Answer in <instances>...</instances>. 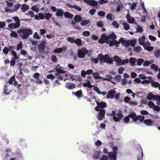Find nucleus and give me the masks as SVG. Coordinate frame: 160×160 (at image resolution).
Instances as JSON below:
<instances>
[{
    "label": "nucleus",
    "instance_id": "1",
    "mask_svg": "<svg viewBox=\"0 0 160 160\" xmlns=\"http://www.w3.org/2000/svg\"><path fill=\"white\" fill-rule=\"evenodd\" d=\"M116 38V36L114 33L109 34L108 36L105 34H103L102 35L101 38L99 40V42L100 43H103L106 42L107 44H109V45L110 46L114 45L116 47H118L119 44L120 43L126 47H128L129 45V41L125 40L123 38H121L118 42L115 40Z\"/></svg>",
    "mask_w": 160,
    "mask_h": 160
},
{
    "label": "nucleus",
    "instance_id": "2",
    "mask_svg": "<svg viewBox=\"0 0 160 160\" xmlns=\"http://www.w3.org/2000/svg\"><path fill=\"white\" fill-rule=\"evenodd\" d=\"M96 103L98 106L95 108V109L97 111H99L97 115V117L98 120L102 121L105 118V112L104 108L106 107V103L103 101L100 102L97 101Z\"/></svg>",
    "mask_w": 160,
    "mask_h": 160
},
{
    "label": "nucleus",
    "instance_id": "3",
    "mask_svg": "<svg viewBox=\"0 0 160 160\" xmlns=\"http://www.w3.org/2000/svg\"><path fill=\"white\" fill-rule=\"evenodd\" d=\"M22 38L24 39L28 38L29 36L32 34V32L31 29H21L18 31Z\"/></svg>",
    "mask_w": 160,
    "mask_h": 160
},
{
    "label": "nucleus",
    "instance_id": "4",
    "mask_svg": "<svg viewBox=\"0 0 160 160\" xmlns=\"http://www.w3.org/2000/svg\"><path fill=\"white\" fill-rule=\"evenodd\" d=\"M98 58L101 63L106 62L107 63L111 64L112 62V59L110 58L107 54L104 56L102 54H100L98 55Z\"/></svg>",
    "mask_w": 160,
    "mask_h": 160
},
{
    "label": "nucleus",
    "instance_id": "5",
    "mask_svg": "<svg viewBox=\"0 0 160 160\" xmlns=\"http://www.w3.org/2000/svg\"><path fill=\"white\" fill-rule=\"evenodd\" d=\"M12 18L16 22L14 23L9 24L8 25V27L11 29L18 28L20 25L19 18L18 17L16 16L13 17Z\"/></svg>",
    "mask_w": 160,
    "mask_h": 160
},
{
    "label": "nucleus",
    "instance_id": "6",
    "mask_svg": "<svg viewBox=\"0 0 160 160\" xmlns=\"http://www.w3.org/2000/svg\"><path fill=\"white\" fill-rule=\"evenodd\" d=\"M113 152H110L108 153V156L110 160H116L118 148L114 147L112 148Z\"/></svg>",
    "mask_w": 160,
    "mask_h": 160
},
{
    "label": "nucleus",
    "instance_id": "7",
    "mask_svg": "<svg viewBox=\"0 0 160 160\" xmlns=\"http://www.w3.org/2000/svg\"><path fill=\"white\" fill-rule=\"evenodd\" d=\"M7 6L5 8L6 11L8 12H11L16 10V7L13 6L12 3H9L8 1H6Z\"/></svg>",
    "mask_w": 160,
    "mask_h": 160
},
{
    "label": "nucleus",
    "instance_id": "8",
    "mask_svg": "<svg viewBox=\"0 0 160 160\" xmlns=\"http://www.w3.org/2000/svg\"><path fill=\"white\" fill-rule=\"evenodd\" d=\"M113 115V119L116 122H118L122 118L123 115L120 112H118L116 114H114V112H112Z\"/></svg>",
    "mask_w": 160,
    "mask_h": 160
},
{
    "label": "nucleus",
    "instance_id": "9",
    "mask_svg": "<svg viewBox=\"0 0 160 160\" xmlns=\"http://www.w3.org/2000/svg\"><path fill=\"white\" fill-rule=\"evenodd\" d=\"M87 52V50L85 48H82L78 50V57L81 58H84Z\"/></svg>",
    "mask_w": 160,
    "mask_h": 160
},
{
    "label": "nucleus",
    "instance_id": "10",
    "mask_svg": "<svg viewBox=\"0 0 160 160\" xmlns=\"http://www.w3.org/2000/svg\"><path fill=\"white\" fill-rule=\"evenodd\" d=\"M128 13L126 16V19L127 20V21L128 22L130 23L136 24V22H134L135 20L134 18L132 17L131 15H130L129 13L128 10Z\"/></svg>",
    "mask_w": 160,
    "mask_h": 160
},
{
    "label": "nucleus",
    "instance_id": "11",
    "mask_svg": "<svg viewBox=\"0 0 160 160\" xmlns=\"http://www.w3.org/2000/svg\"><path fill=\"white\" fill-rule=\"evenodd\" d=\"M116 91L114 90H111L108 92L107 95V98L108 99L112 98L114 97V95Z\"/></svg>",
    "mask_w": 160,
    "mask_h": 160
},
{
    "label": "nucleus",
    "instance_id": "12",
    "mask_svg": "<svg viewBox=\"0 0 160 160\" xmlns=\"http://www.w3.org/2000/svg\"><path fill=\"white\" fill-rule=\"evenodd\" d=\"M101 152L99 151H95L92 155V158L95 159H97L99 158L101 155Z\"/></svg>",
    "mask_w": 160,
    "mask_h": 160
},
{
    "label": "nucleus",
    "instance_id": "13",
    "mask_svg": "<svg viewBox=\"0 0 160 160\" xmlns=\"http://www.w3.org/2000/svg\"><path fill=\"white\" fill-rule=\"evenodd\" d=\"M46 43V41H43L42 42V43L40 44L38 46V49L39 51L41 52H42L44 51L45 48V45Z\"/></svg>",
    "mask_w": 160,
    "mask_h": 160
},
{
    "label": "nucleus",
    "instance_id": "14",
    "mask_svg": "<svg viewBox=\"0 0 160 160\" xmlns=\"http://www.w3.org/2000/svg\"><path fill=\"white\" fill-rule=\"evenodd\" d=\"M83 1L85 2L90 5L95 6L97 4V2L93 0H83Z\"/></svg>",
    "mask_w": 160,
    "mask_h": 160
},
{
    "label": "nucleus",
    "instance_id": "15",
    "mask_svg": "<svg viewBox=\"0 0 160 160\" xmlns=\"http://www.w3.org/2000/svg\"><path fill=\"white\" fill-rule=\"evenodd\" d=\"M39 74L38 72H36L34 73V75L33 76V78H34L35 80H36V82L39 83L41 84L42 83V82L41 81H39Z\"/></svg>",
    "mask_w": 160,
    "mask_h": 160
},
{
    "label": "nucleus",
    "instance_id": "16",
    "mask_svg": "<svg viewBox=\"0 0 160 160\" xmlns=\"http://www.w3.org/2000/svg\"><path fill=\"white\" fill-rule=\"evenodd\" d=\"M35 18L37 20H42L44 18V15L43 14L40 12L35 16Z\"/></svg>",
    "mask_w": 160,
    "mask_h": 160
},
{
    "label": "nucleus",
    "instance_id": "17",
    "mask_svg": "<svg viewBox=\"0 0 160 160\" xmlns=\"http://www.w3.org/2000/svg\"><path fill=\"white\" fill-rule=\"evenodd\" d=\"M66 87L69 89H72L76 88V85L73 83H67L66 84Z\"/></svg>",
    "mask_w": 160,
    "mask_h": 160
},
{
    "label": "nucleus",
    "instance_id": "18",
    "mask_svg": "<svg viewBox=\"0 0 160 160\" xmlns=\"http://www.w3.org/2000/svg\"><path fill=\"white\" fill-rule=\"evenodd\" d=\"M129 118H131L133 120V121L135 122H137V117L136 114L134 112H131L129 115Z\"/></svg>",
    "mask_w": 160,
    "mask_h": 160
},
{
    "label": "nucleus",
    "instance_id": "19",
    "mask_svg": "<svg viewBox=\"0 0 160 160\" xmlns=\"http://www.w3.org/2000/svg\"><path fill=\"white\" fill-rule=\"evenodd\" d=\"M66 49V46H63L62 48H60L55 49L53 52L56 53H59L62 52L63 50H65Z\"/></svg>",
    "mask_w": 160,
    "mask_h": 160
},
{
    "label": "nucleus",
    "instance_id": "20",
    "mask_svg": "<svg viewBox=\"0 0 160 160\" xmlns=\"http://www.w3.org/2000/svg\"><path fill=\"white\" fill-rule=\"evenodd\" d=\"M55 68L57 72L59 73H66V71L62 69V67L59 65H58Z\"/></svg>",
    "mask_w": 160,
    "mask_h": 160
},
{
    "label": "nucleus",
    "instance_id": "21",
    "mask_svg": "<svg viewBox=\"0 0 160 160\" xmlns=\"http://www.w3.org/2000/svg\"><path fill=\"white\" fill-rule=\"evenodd\" d=\"M145 37L144 36L140 37L138 38L139 44L142 45H144L145 43Z\"/></svg>",
    "mask_w": 160,
    "mask_h": 160
},
{
    "label": "nucleus",
    "instance_id": "22",
    "mask_svg": "<svg viewBox=\"0 0 160 160\" xmlns=\"http://www.w3.org/2000/svg\"><path fill=\"white\" fill-rule=\"evenodd\" d=\"M144 123L148 126H151L153 124V122L150 119H147L143 121Z\"/></svg>",
    "mask_w": 160,
    "mask_h": 160
},
{
    "label": "nucleus",
    "instance_id": "23",
    "mask_svg": "<svg viewBox=\"0 0 160 160\" xmlns=\"http://www.w3.org/2000/svg\"><path fill=\"white\" fill-rule=\"evenodd\" d=\"M137 122H135L136 123H139V121L142 122L144 121L145 117L144 116H141V115L137 116Z\"/></svg>",
    "mask_w": 160,
    "mask_h": 160
},
{
    "label": "nucleus",
    "instance_id": "24",
    "mask_svg": "<svg viewBox=\"0 0 160 160\" xmlns=\"http://www.w3.org/2000/svg\"><path fill=\"white\" fill-rule=\"evenodd\" d=\"M63 11L61 9H58L57 10L56 15L58 16L61 17L63 16Z\"/></svg>",
    "mask_w": 160,
    "mask_h": 160
},
{
    "label": "nucleus",
    "instance_id": "25",
    "mask_svg": "<svg viewBox=\"0 0 160 160\" xmlns=\"http://www.w3.org/2000/svg\"><path fill=\"white\" fill-rule=\"evenodd\" d=\"M83 85L85 87H88L89 88H92L93 87V86H92L90 83V82L89 80H87L86 82L84 83Z\"/></svg>",
    "mask_w": 160,
    "mask_h": 160
},
{
    "label": "nucleus",
    "instance_id": "26",
    "mask_svg": "<svg viewBox=\"0 0 160 160\" xmlns=\"http://www.w3.org/2000/svg\"><path fill=\"white\" fill-rule=\"evenodd\" d=\"M156 96V95H153L152 93H150L148 94L147 97V98L149 100H155V99Z\"/></svg>",
    "mask_w": 160,
    "mask_h": 160
},
{
    "label": "nucleus",
    "instance_id": "27",
    "mask_svg": "<svg viewBox=\"0 0 160 160\" xmlns=\"http://www.w3.org/2000/svg\"><path fill=\"white\" fill-rule=\"evenodd\" d=\"M154 62L153 60H151L149 61H146L145 62H144L143 63V65L144 66H148L150 64Z\"/></svg>",
    "mask_w": 160,
    "mask_h": 160
},
{
    "label": "nucleus",
    "instance_id": "28",
    "mask_svg": "<svg viewBox=\"0 0 160 160\" xmlns=\"http://www.w3.org/2000/svg\"><path fill=\"white\" fill-rule=\"evenodd\" d=\"M121 78L122 77L120 75L117 74L114 77V80H116L117 82H120L121 81Z\"/></svg>",
    "mask_w": 160,
    "mask_h": 160
},
{
    "label": "nucleus",
    "instance_id": "29",
    "mask_svg": "<svg viewBox=\"0 0 160 160\" xmlns=\"http://www.w3.org/2000/svg\"><path fill=\"white\" fill-rule=\"evenodd\" d=\"M8 85V83H7L4 86V92H3L4 93L7 94H8L10 92V90L9 89H7Z\"/></svg>",
    "mask_w": 160,
    "mask_h": 160
},
{
    "label": "nucleus",
    "instance_id": "30",
    "mask_svg": "<svg viewBox=\"0 0 160 160\" xmlns=\"http://www.w3.org/2000/svg\"><path fill=\"white\" fill-rule=\"evenodd\" d=\"M113 59L114 61L115 62H117L120 65L122 60V59L121 58H119L117 56H115L114 57Z\"/></svg>",
    "mask_w": 160,
    "mask_h": 160
},
{
    "label": "nucleus",
    "instance_id": "31",
    "mask_svg": "<svg viewBox=\"0 0 160 160\" xmlns=\"http://www.w3.org/2000/svg\"><path fill=\"white\" fill-rule=\"evenodd\" d=\"M136 61V59L135 58H131L129 59V62L131 64V66H133L134 65Z\"/></svg>",
    "mask_w": 160,
    "mask_h": 160
},
{
    "label": "nucleus",
    "instance_id": "32",
    "mask_svg": "<svg viewBox=\"0 0 160 160\" xmlns=\"http://www.w3.org/2000/svg\"><path fill=\"white\" fill-rule=\"evenodd\" d=\"M73 94L75 93V95L78 98H79L82 97V92L81 91H78L75 93L73 92Z\"/></svg>",
    "mask_w": 160,
    "mask_h": 160
},
{
    "label": "nucleus",
    "instance_id": "33",
    "mask_svg": "<svg viewBox=\"0 0 160 160\" xmlns=\"http://www.w3.org/2000/svg\"><path fill=\"white\" fill-rule=\"evenodd\" d=\"M82 40L80 38H78L75 39L74 43L78 46H81L82 45Z\"/></svg>",
    "mask_w": 160,
    "mask_h": 160
},
{
    "label": "nucleus",
    "instance_id": "34",
    "mask_svg": "<svg viewBox=\"0 0 160 160\" xmlns=\"http://www.w3.org/2000/svg\"><path fill=\"white\" fill-rule=\"evenodd\" d=\"M29 6L25 4H23L22 5V10L23 11H25L26 10L28 9L29 8Z\"/></svg>",
    "mask_w": 160,
    "mask_h": 160
},
{
    "label": "nucleus",
    "instance_id": "35",
    "mask_svg": "<svg viewBox=\"0 0 160 160\" xmlns=\"http://www.w3.org/2000/svg\"><path fill=\"white\" fill-rule=\"evenodd\" d=\"M44 14V18L48 20H49L52 16V15L50 13H45Z\"/></svg>",
    "mask_w": 160,
    "mask_h": 160
},
{
    "label": "nucleus",
    "instance_id": "36",
    "mask_svg": "<svg viewBox=\"0 0 160 160\" xmlns=\"http://www.w3.org/2000/svg\"><path fill=\"white\" fill-rule=\"evenodd\" d=\"M122 25H123L124 29L125 30H127L129 28V25L126 22H123L122 23Z\"/></svg>",
    "mask_w": 160,
    "mask_h": 160
},
{
    "label": "nucleus",
    "instance_id": "37",
    "mask_svg": "<svg viewBox=\"0 0 160 160\" xmlns=\"http://www.w3.org/2000/svg\"><path fill=\"white\" fill-rule=\"evenodd\" d=\"M123 7V5L122 3H120L118 4L116 8V11L117 12H119L121 11V8Z\"/></svg>",
    "mask_w": 160,
    "mask_h": 160
},
{
    "label": "nucleus",
    "instance_id": "38",
    "mask_svg": "<svg viewBox=\"0 0 160 160\" xmlns=\"http://www.w3.org/2000/svg\"><path fill=\"white\" fill-rule=\"evenodd\" d=\"M75 20L77 22H80L82 20V17L79 15H76L74 18Z\"/></svg>",
    "mask_w": 160,
    "mask_h": 160
},
{
    "label": "nucleus",
    "instance_id": "39",
    "mask_svg": "<svg viewBox=\"0 0 160 160\" xmlns=\"http://www.w3.org/2000/svg\"><path fill=\"white\" fill-rule=\"evenodd\" d=\"M129 45H130L134 47L135 46V44L136 42V40H132L131 41H129Z\"/></svg>",
    "mask_w": 160,
    "mask_h": 160
},
{
    "label": "nucleus",
    "instance_id": "40",
    "mask_svg": "<svg viewBox=\"0 0 160 160\" xmlns=\"http://www.w3.org/2000/svg\"><path fill=\"white\" fill-rule=\"evenodd\" d=\"M143 152L142 151L138 155V160H142L143 159Z\"/></svg>",
    "mask_w": 160,
    "mask_h": 160
},
{
    "label": "nucleus",
    "instance_id": "41",
    "mask_svg": "<svg viewBox=\"0 0 160 160\" xmlns=\"http://www.w3.org/2000/svg\"><path fill=\"white\" fill-rule=\"evenodd\" d=\"M64 15L66 18H72L73 17V16L70 13L66 12L65 13Z\"/></svg>",
    "mask_w": 160,
    "mask_h": 160
},
{
    "label": "nucleus",
    "instance_id": "42",
    "mask_svg": "<svg viewBox=\"0 0 160 160\" xmlns=\"http://www.w3.org/2000/svg\"><path fill=\"white\" fill-rule=\"evenodd\" d=\"M144 60L142 58L138 59L137 60V63L138 65H141L143 62Z\"/></svg>",
    "mask_w": 160,
    "mask_h": 160
},
{
    "label": "nucleus",
    "instance_id": "43",
    "mask_svg": "<svg viewBox=\"0 0 160 160\" xmlns=\"http://www.w3.org/2000/svg\"><path fill=\"white\" fill-rule=\"evenodd\" d=\"M151 68L156 71H157L158 69V67L154 64H152L151 66Z\"/></svg>",
    "mask_w": 160,
    "mask_h": 160
},
{
    "label": "nucleus",
    "instance_id": "44",
    "mask_svg": "<svg viewBox=\"0 0 160 160\" xmlns=\"http://www.w3.org/2000/svg\"><path fill=\"white\" fill-rule=\"evenodd\" d=\"M137 2H133L131 5L130 9L132 10L135 9V8L137 6Z\"/></svg>",
    "mask_w": 160,
    "mask_h": 160
},
{
    "label": "nucleus",
    "instance_id": "45",
    "mask_svg": "<svg viewBox=\"0 0 160 160\" xmlns=\"http://www.w3.org/2000/svg\"><path fill=\"white\" fill-rule=\"evenodd\" d=\"M89 22V21L88 20L82 21L81 22V24L82 26H84L88 24Z\"/></svg>",
    "mask_w": 160,
    "mask_h": 160
},
{
    "label": "nucleus",
    "instance_id": "46",
    "mask_svg": "<svg viewBox=\"0 0 160 160\" xmlns=\"http://www.w3.org/2000/svg\"><path fill=\"white\" fill-rule=\"evenodd\" d=\"M155 100L157 101V103L158 104L160 105V96L156 95Z\"/></svg>",
    "mask_w": 160,
    "mask_h": 160
},
{
    "label": "nucleus",
    "instance_id": "47",
    "mask_svg": "<svg viewBox=\"0 0 160 160\" xmlns=\"http://www.w3.org/2000/svg\"><path fill=\"white\" fill-rule=\"evenodd\" d=\"M38 6L37 5L33 6L32 7L31 9L33 11L36 12H38L39 11L38 8Z\"/></svg>",
    "mask_w": 160,
    "mask_h": 160
},
{
    "label": "nucleus",
    "instance_id": "48",
    "mask_svg": "<svg viewBox=\"0 0 160 160\" xmlns=\"http://www.w3.org/2000/svg\"><path fill=\"white\" fill-rule=\"evenodd\" d=\"M106 80H108L109 81H111V80L112 79V77L110 75H108L106 76Z\"/></svg>",
    "mask_w": 160,
    "mask_h": 160
},
{
    "label": "nucleus",
    "instance_id": "49",
    "mask_svg": "<svg viewBox=\"0 0 160 160\" xmlns=\"http://www.w3.org/2000/svg\"><path fill=\"white\" fill-rule=\"evenodd\" d=\"M137 31L138 32H141L143 31V29L142 27L140 26H138L136 28Z\"/></svg>",
    "mask_w": 160,
    "mask_h": 160
},
{
    "label": "nucleus",
    "instance_id": "50",
    "mask_svg": "<svg viewBox=\"0 0 160 160\" xmlns=\"http://www.w3.org/2000/svg\"><path fill=\"white\" fill-rule=\"evenodd\" d=\"M90 34V32L88 31H84L83 33V36L86 37L89 36Z\"/></svg>",
    "mask_w": 160,
    "mask_h": 160
},
{
    "label": "nucleus",
    "instance_id": "51",
    "mask_svg": "<svg viewBox=\"0 0 160 160\" xmlns=\"http://www.w3.org/2000/svg\"><path fill=\"white\" fill-rule=\"evenodd\" d=\"M113 16L111 14H108L106 18L107 19L110 20H112L113 19Z\"/></svg>",
    "mask_w": 160,
    "mask_h": 160
},
{
    "label": "nucleus",
    "instance_id": "52",
    "mask_svg": "<svg viewBox=\"0 0 160 160\" xmlns=\"http://www.w3.org/2000/svg\"><path fill=\"white\" fill-rule=\"evenodd\" d=\"M93 89L98 94H101V92L100 91L99 89L97 87L94 86V87Z\"/></svg>",
    "mask_w": 160,
    "mask_h": 160
},
{
    "label": "nucleus",
    "instance_id": "53",
    "mask_svg": "<svg viewBox=\"0 0 160 160\" xmlns=\"http://www.w3.org/2000/svg\"><path fill=\"white\" fill-rule=\"evenodd\" d=\"M100 160H108V157L106 155H103L100 158Z\"/></svg>",
    "mask_w": 160,
    "mask_h": 160
},
{
    "label": "nucleus",
    "instance_id": "54",
    "mask_svg": "<svg viewBox=\"0 0 160 160\" xmlns=\"http://www.w3.org/2000/svg\"><path fill=\"white\" fill-rule=\"evenodd\" d=\"M14 78V77H12L9 80L8 83L10 84H12L13 82H15Z\"/></svg>",
    "mask_w": 160,
    "mask_h": 160
},
{
    "label": "nucleus",
    "instance_id": "55",
    "mask_svg": "<svg viewBox=\"0 0 160 160\" xmlns=\"http://www.w3.org/2000/svg\"><path fill=\"white\" fill-rule=\"evenodd\" d=\"M148 105L150 108H154V107L155 106L154 103L152 102H148Z\"/></svg>",
    "mask_w": 160,
    "mask_h": 160
},
{
    "label": "nucleus",
    "instance_id": "56",
    "mask_svg": "<svg viewBox=\"0 0 160 160\" xmlns=\"http://www.w3.org/2000/svg\"><path fill=\"white\" fill-rule=\"evenodd\" d=\"M95 144L96 146H99L102 144V142L98 140L95 142Z\"/></svg>",
    "mask_w": 160,
    "mask_h": 160
},
{
    "label": "nucleus",
    "instance_id": "57",
    "mask_svg": "<svg viewBox=\"0 0 160 160\" xmlns=\"http://www.w3.org/2000/svg\"><path fill=\"white\" fill-rule=\"evenodd\" d=\"M148 38L150 40L153 41H154L156 40L155 37L151 35H149Z\"/></svg>",
    "mask_w": 160,
    "mask_h": 160
},
{
    "label": "nucleus",
    "instance_id": "58",
    "mask_svg": "<svg viewBox=\"0 0 160 160\" xmlns=\"http://www.w3.org/2000/svg\"><path fill=\"white\" fill-rule=\"evenodd\" d=\"M159 84L157 82H153L152 83V85L155 87H158Z\"/></svg>",
    "mask_w": 160,
    "mask_h": 160
},
{
    "label": "nucleus",
    "instance_id": "59",
    "mask_svg": "<svg viewBox=\"0 0 160 160\" xmlns=\"http://www.w3.org/2000/svg\"><path fill=\"white\" fill-rule=\"evenodd\" d=\"M10 36L12 37L16 38L17 37V34L15 32L12 31L10 33Z\"/></svg>",
    "mask_w": 160,
    "mask_h": 160
},
{
    "label": "nucleus",
    "instance_id": "60",
    "mask_svg": "<svg viewBox=\"0 0 160 160\" xmlns=\"http://www.w3.org/2000/svg\"><path fill=\"white\" fill-rule=\"evenodd\" d=\"M124 101L125 102L129 104L130 101V98L128 97H125L124 99Z\"/></svg>",
    "mask_w": 160,
    "mask_h": 160
},
{
    "label": "nucleus",
    "instance_id": "61",
    "mask_svg": "<svg viewBox=\"0 0 160 160\" xmlns=\"http://www.w3.org/2000/svg\"><path fill=\"white\" fill-rule=\"evenodd\" d=\"M98 73L97 72L93 73L92 74L93 76L95 79H98V77L99 76L98 75Z\"/></svg>",
    "mask_w": 160,
    "mask_h": 160
},
{
    "label": "nucleus",
    "instance_id": "62",
    "mask_svg": "<svg viewBox=\"0 0 160 160\" xmlns=\"http://www.w3.org/2000/svg\"><path fill=\"white\" fill-rule=\"evenodd\" d=\"M130 120V118L128 116H127L124 119V121L126 123H128Z\"/></svg>",
    "mask_w": 160,
    "mask_h": 160
},
{
    "label": "nucleus",
    "instance_id": "63",
    "mask_svg": "<svg viewBox=\"0 0 160 160\" xmlns=\"http://www.w3.org/2000/svg\"><path fill=\"white\" fill-rule=\"evenodd\" d=\"M22 47V44L21 42H20L17 45V50H19Z\"/></svg>",
    "mask_w": 160,
    "mask_h": 160
},
{
    "label": "nucleus",
    "instance_id": "64",
    "mask_svg": "<svg viewBox=\"0 0 160 160\" xmlns=\"http://www.w3.org/2000/svg\"><path fill=\"white\" fill-rule=\"evenodd\" d=\"M26 14L28 15H30L31 17H33L34 16V13L31 11H29L28 12V13H26Z\"/></svg>",
    "mask_w": 160,
    "mask_h": 160
}]
</instances>
